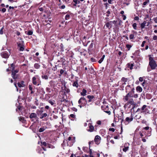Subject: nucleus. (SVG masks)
<instances>
[{
	"instance_id": "obj_1",
	"label": "nucleus",
	"mask_w": 157,
	"mask_h": 157,
	"mask_svg": "<svg viewBox=\"0 0 157 157\" xmlns=\"http://www.w3.org/2000/svg\"><path fill=\"white\" fill-rule=\"evenodd\" d=\"M33 84L35 85L39 86L40 84L39 77L38 75H36L33 77L32 79Z\"/></svg>"
},
{
	"instance_id": "obj_2",
	"label": "nucleus",
	"mask_w": 157,
	"mask_h": 157,
	"mask_svg": "<svg viewBox=\"0 0 157 157\" xmlns=\"http://www.w3.org/2000/svg\"><path fill=\"white\" fill-rule=\"evenodd\" d=\"M11 66L12 67L11 71H12V77L13 79L16 78L17 77V75L16 74L18 72V70L17 69L14 70V67L13 64H11Z\"/></svg>"
},
{
	"instance_id": "obj_3",
	"label": "nucleus",
	"mask_w": 157,
	"mask_h": 157,
	"mask_svg": "<svg viewBox=\"0 0 157 157\" xmlns=\"http://www.w3.org/2000/svg\"><path fill=\"white\" fill-rule=\"evenodd\" d=\"M149 65L150 66L151 69L152 70L155 69L156 67H157V64L155 60H152L151 61L149 62Z\"/></svg>"
},
{
	"instance_id": "obj_4",
	"label": "nucleus",
	"mask_w": 157,
	"mask_h": 157,
	"mask_svg": "<svg viewBox=\"0 0 157 157\" xmlns=\"http://www.w3.org/2000/svg\"><path fill=\"white\" fill-rule=\"evenodd\" d=\"M101 140V138L99 136L97 135L95 136L94 140L96 144H99L100 143Z\"/></svg>"
},
{
	"instance_id": "obj_5",
	"label": "nucleus",
	"mask_w": 157,
	"mask_h": 157,
	"mask_svg": "<svg viewBox=\"0 0 157 157\" xmlns=\"http://www.w3.org/2000/svg\"><path fill=\"white\" fill-rule=\"evenodd\" d=\"M86 102V99L84 97H82L78 100V103L79 104L82 105Z\"/></svg>"
},
{
	"instance_id": "obj_6",
	"label": "nucleus",
	"mask_w": 157,
	"mask_h": 157,
	"mask_svg": "<svg viewBox=\"0 0 157 157\" xmlns=\"http://www.w3.org/2000/svg\"><path fill=\"white\" fill-rule=\"evenodd\" d=\"M133 117L132 116V114L131 113V115L130 117H127L125 119V121L129 123L133 120Z\"/></svg>"
},
{
	"instance_id": "obj_7",
	"label": "nucleus",
	"mask_w": 157,
	"mask_h": 157,
	"mask_svg": "<svg viewBox=\"0 0 157 157\" xmlns=\"http://www.w3.org/2000/svg\"><path fill=\"white\" fill-rule=\"evenodd\" d=\"M105 27H106L107 28H108L109 29H110L112 27V25L110 22V21L106 23L104 27V28H105Z\"/></svg>"
},
{
	"instance_id": "obj_8",
	"label": "nucleus",
	"mask_w": 157,
	"mask_h": 157,
	"mask_svg": "<svg viewBox=\"0 0 157 157\" xmlns=\"http://www.w3.org/2000/svg\"><path fill=\"white\" fill-rule=\"evenodd\" d=\"M129 145V143H125L124 144V147L123 149V151L126 152V151H127L128 150L129 148V147L128 146Z\"/></svg>"
},
{
	"instance_id": "obj_9",
	"label": "nucleus",
	"mask_w": 157,
	"mask_h": 157,
	"mask_svg": "<svg viewBox=\"0 0 157 157\" xmlns=\"http://www.w3.org/2000/svg\"><path fill=\"white\" fill-rule=\"evenodd\" d=\"M1 56L3 58H7L9 57V55L8 54L7 52H2L1 54Z\"/></svg>"
},
{
	"instance_id": "obj_10",
	"label": "nucleus",
	"mask_w": 157,
	"mask_h": 157,
	"mask_svg": "<svg viewBox=\"0 0 157 157\" xmlns=\"http://www.w3.org/2000/svg\"><path fill=\"white\" fill-rule=\"evenodd\" d=\"M24 82L23 81H22L21 82H18V86L19 87H24L25 86V85L24 84Z\"/></svg>"
},
{
	"instance_id": "obj_11",
	"label": "nucleus",
	"mask_w": 157,
	"mask_h": 157,
	"mask_svg": "<svg viewBox=\"0 0 157 157\" xmlns=\"http://www.w3.org/2000/svg\"><path fill=\"white\" fill-rule=\"evenodd\" d=\"M87 97L89 99L88 102H90L92 101H94L93 100V99L94 98V97L93 95H88L87 96Z\"/></svg>"
},
{
	"instance_id": "obj_12",
	"label": "nucleus",
	"mask_w": 157,
	"mask_h": 157,
	"mask_svg": "<svg viewBox=\"0 0 157 157\" xmlns=\"http://www.w3.org/2000/svg\"><path fill=\"white\" fill-rule=\"evenodd\" d=\"M147 22L146 21H144L141 25V29L144 28L145 26H146Z\"/></svg>"
},
{
	"instance_id": "obj_13",
	"label": "nucleus",
	"mask_w": 157,
	"mask_h": 157,
	"mask_svg": "<svg viewBox=\"0 0 157 157\" xmlns=\"http://www.w3.org/2000/svg\"><path fill=\"white\" fill-rule=\"evenodd\" d=\"M131 87L130 85L127 86L126 87L125 90L126 93L129 92L130 91L131 89Z\"/></svg>"
},
{
	"instance_id": "obj_14",
	"label": "nucleus",
	"mask_w": 157,
	"mask_h": 157,
	"mask_svg": "<svg viewBox=\"0 0 157 157\" xmlns=\"http://www.w3.org/2000/svg\"><path fill=\"white\" fill-rule=\"evenodd\" d=\"M89 127V128L88 129V131L90 132H93L94 129V127L93 126L90 125Z\"/></svg>"
},
{
	"instance_id": "obj_15",
	"label": "nucleus",
	"mask_w": 157,
	"mask_h": 157,
	"mask_svg": "<svg viewBox=\"0 0 157 157\" xmlns=\"http://www.w3.org/2000/svg\"><path fill=\"white\" fill-rule=\"evenodd\" d=\"M86 90L84 89L82 90V92H81L80 94L82 96H84L86 95Z\"/></svg>"
},
{
	"instance_id": "obj_16",
	"label": "nucleus",
	"mask_w": 157,
	"mask_h": 157,
	"mask_svg": "<svg viewBox=\"0 0 157 157\" xmlns=\"http://www.w3.org/2000/svg\"><path fill=\"white\" fill-rule=\"evenodd\" d=\"M36 116V114L35 113H32L30 115L29 117L30 118H35Z\"/></svg>"
},
{
	"instance_id": "obj_17",
	"label": "nucleus",
	"mask_w": 157,
	"mask_h": 157,
	"mask_svg": "<svg viewBox=\"0 0 157 157\" xmlns=\"http://www.w3.org/2000/svg\"><path fill=\"white\" fill-rule=\"evenodd\" d=\"M128 103L129 104L133 105H135L136 103L133 101V99H131L128 101Z\"/></svg>"
},
{
	"instance_id": "obj_18",
	"label": "nucleus",
	"mask_w": 157,
	"mask_h": 157,
	"mask_svg": "<svg viewBox=\"0 0 157 157\" xmlns=\"http://www.w3.org/2000/svg\"><path fill=\"white\" fill-rule=\"evenodd\" d=\"M136 90L137 91H138L139 92H141L142 91V89L140 86H138L136 88Z\"/></svg>"
},
{
	"instance_id": "obj_19",
	"label": "nucleus",
	"mask_w": 157,
	"mask_h": 157,
	"mask_svg": "<svg viewBox=\"0 0 157 157\" xmlns=\"http://www.w3.org/2000/svg\"><path fill=\"white\" fill-rule=\"evenodd\" d=\"M128 95H129V94H127L123 98L124 100H125L126 101H128L130 98Z\"/></svg>"
},
{
	"instance_id": "obj_20",
	"label": "nucleus",
	"mask_w": 157,
	"mask_h": 157,
	"mask_svg": "<svg viewBox=\"0 0 157 157\" xmlns=\"http://www.w3.org/2000/svg\"><path fill=\"white\" fill-rule=\"evenodd\" d=\"M72 85L73 86H75L76 88H78V84L77 81L74 82Z\"/></svg>"
},
{
	"instance_id": "obj_21",
	"label": "nucleus",
	"mask_w": 157,
	"mask_h": 157,
	"mask_svg": "<svg viewBox=\"0 0 157 157\" xmlns=\"http://www.w3.org/2000/svg\"><path fill=\"white\" fill-rule=\"evenodd\" d=\"M47 116V114L46 113H44L40 115V119H42L44 117H46Z\"/></svg>"
},
{
	"instance_id": "obj_22",
	"label": "nucleus",
	"mask_w": 157,
	"mask_h": 157,
	"mask_svg": "<svg viewBox=\"0 0 157 157\" xmlns=\"http://www.w3.org/2000/svg\"><path fill=\"white\" fill-rule=\"evenodd\" d=\"M46 128V127H43L42 128H41L39 129V131L40 132H42L44 131Z\"/></svg>"
},
{
	"instance_id": "obj_23",
	"label": "nucleus",
	"mask_w": 157,
	"mask_h": 157,
	"mask_svg": "<svg viewBox=\"0 0 157 157\" xmlns=\"http://www.w3.org/2000/svg\"><path fill=\"white\" fill-rule=\"evenodd\" d=\"M105 57V55H103L102 56V57H101L98 61V63H102V62L103 61Z\"/></svg>"
},
{
	"instance_id": "obj_24",
	"label": "nucleus",
	"mask_w": 157,
	"mask_h": 157,
	"mask_svg": "<svg viewBox=\"0 0 157 157\" xmlns=\"http://www.w3.org/2000/svg\"><path fill=\"white\" fill-rule=\"evenodd\" d=\"M128 81V78H125L124 77H123L121 79V81L122 82H124V83H125V82H126Z\"/></svg>"
},
{
	"instance_id": "obj_25",
	"label": "nucleus",
	"mask_w": 157,
	"mask_h": 157,
	"mask_svg": "<svg viewBox=\"0 0 157 157\" xmlns=\"http://www.w3.org/2000/svg\"><path fill=\"white\" fill-rule=\"evenodd\" d=\"M17 44H18V46L19 48L23 45V42L22 41H21V42H19V43H17Z\"/></svg>"
},
{
	"instance_id": "obj_26",
	"label": "nucleus",
	"mask_w": 157,
	"mask_h": 157,
	"mask_svg": "<svg viewBox=\"0 0 157 157\" xmlns=\"http://www.w3.org/2000/svg\"><path fill=\"white\" fill-rule=\"evenodd\" d=\"M34 67L37 69H39L40 67V65L38 63H36L34 65Z\"/></svg>"
},
{
	"instance_id": "obj_27",
	"label": "nucleus",
	"mask_w": 157,
	"mask_h": 157,
	"mask_svg": "<svg viewBox=\"0 0 157 157\" xmlns=\"http://www.w3.org/2000/svg\"><path fill=\"white\" fill-rule=\"evenodd\" d=\"M128 94H129V95L128 96L129 98H133L134 94L132 93L131 91L128 92Z\"/></svg>"
},
{
	"instance_id": "obj_28",
	"label": "nucleus",
	"mask_w": 157,
	"mask_h": 157,
	"mask_svg": "<svg viewBox=\"0 0 157 157\" xmlns=\"http://www.w3.org/2000/svg\"><path fill=\"white\" fill-rule=\"evenodd\" d=\"M132 27L133 29H137V25L136 23H134L132 25Z\"/></svg>"
},
{
	"instance_id": "obj_29",
	"label": "nucleus",
	"mask_w": 157,
	"mask_h": 157,
	"mask_svg": "<svg viewBox=\"0 0 157 157\" xmlns=\"http://www.w3.org/2000/svg\"><path fill=\"white\" fill-rule=\"evenodd\" d=\"M129 38L130 40H132L135 38L134 35L133 34H131L130 35Z\"/></svg>"
},
{
	"instance_id": "obj_30",
	"label": "nucleus",
	"mask_w": 157,
	"mask_h": 157,
	"mask_svg": "<svg viewBox=\"0 0 157 157\" xmlns=\"http://www.w3.org/2000/svg\"><path fill=\"white\" fill-rule=\"evenodd\" d=\"M64 89L65 91L67 93H69L70 91V90L68 88H67L65 85H64Z\"/></svg>"
},
{
	"instance_id": "obj_31",
	"label": "nucleus",
	"mask_w": 157,
	"mask_h": 157,
	"mask_svg": "<svg viewBox=\"0 0 157 157\" xmlns=\"http://www.w3.org/2000/svg\"><path fill=\"white\" fill-rule=\"evenodd\" d=\"M126 47L128 48V50H129L131 48L132 46L131 45L127 44L126 45Z\"/></svg>"
},
{
	"instance_id": "obj_32",
	"label": "nucleus",
	"mask_w": 157,
	"mask_h": 157,
	"mask_svg": "<svg viewBox=\"0 0 157 157\" xmlns=\"http://www.w3.org/2000/svg\"><path fill=\"white\" fill-rule=\"evenodd\" d=\"M86 107L88 110H90L92 108V107L90 106L89 105H87Z\"/></svg>"
},
{
	"instance_id": "obj_33",
	"label": "nucleus",
	"mask_w": 157,
	"mask_h": 157,
	"mask_svg": "<svg viewBox=\"0 0 157 157\" xmlns=\"http://www.w3.org/2000/svg\"><path fill=\"white\" fill-rule=\"evenodd\" d=\"M41 77L42 78L46 80L48 79V76L46 75H44V76L42 75Z\"/></svg>"
},
{
	"instance_id": "obj_34",
	"label": "nucleus",
	"mask_w": 157,
	"mask_h": 157,
	"mask_svg": "<svg viewBox=\"0 0 157 157\" xmlns=\"http://www.w3.org/2000/svg\"><path fill=\"white\" fill-rule=\"evenodd\" d=\"M149 2V0H146V1L144 2L143 3V5H144V6H146L147 5V4Z\"/></svg>"
},
{
	"instance_id": "obj_35",
	"label": "nucleus",
	"mask_w": 157,
	"mask_h": 157,
	"mask_svg": "<svg viewBox=\"0 0 157 157\" xmlns=\"http://www.w3.org/2000/svg\"><path fill=\"white\" fill-rule=\"evenodd\" d=\"M47 146L49 148H54V147L53 146L49 144H48Z\"/></svg>"
},
{
	"instance_id": "obj_36",
	"label": "nucleus",
	"mask_w": 157,
	"mask_h": 157,
	"mask_svg": "<svg viewBox=\"0 0 157 157\" xmlns=\"http://www.w3.org/2000/svg\"><path fill=\"white\" fill-rule=\"evenodd\" d=\"M33 32L32 31H29L27 33V34L29 35H31L33 34Z\"/></svg>"
},
{
	"instance_id": "obj_37",
	"label": "nucleus",
	"mask_w": 157,
	"mask_h": 157,
	"mask_svg": "<svg viewBox=\"0 0 157 157\" xmlns=\"http://www.w3.org/2000/svg\"><path fill=\"white\" fill-rule=\"evenodd\" d=\"M70 17V16L69 15L67 14L65 16V19L66 20H67Z\"/></svg>"
},
{
	"instance_id": "obj_38",
	"label": "nucleus",
	"mask_w": 157,
	"mask_h": 157,
	"mask_svg": "<svg viewBox=\"0 0 157 157\" xmlns=\"http://www.w3.org/2000/svg\"><path fill=\"white\" fill-rule=\"evenodd\" d=\"M24 45L20 47V49H19L20 51H24Z\"/></svg>"
},
{
	"instance_id": "obj_39",
	"label": "nucleus",
	"mask_w": 157,
	"mask_h": 157,
	"mask_svg": "<svg viewBox=\"0 0 157 157\" xmlns=\"http://www.w3.org/2000/svg\"><path fill=\"white\" fill-rule=\"evenodd\" d=\"M41 144L44 146H47L48 144L45 142H43Z\"/></svg>"
},
{
	"instance_id": "obj_40",
	"label": "nucleus",
	"mask_w": 157,
	"mask_h": 157,
	"mask_svg": "<svg viewBox=\"0 0 157 157\" xmlns=\"http://www.w3.org/2000/svg\"><path fill=\"white\" fill-rule=\"evenodd\" d=\"M151 23V19L150 18V21L147 22L146 26H148Z\"/></svg>"
},
{
	"instance_id": "obj_41",
	"label": "nucleus",
	"mask_w": 157,
	"mask_h": 157,
	"mask_svg": "<svg viewBox=\"0 0 157 157\" xmlns=\"http://www.w3.org/2000/svg\"><path fill=\"white\" fill-rule=\"evenodd\" d=\"M48 102L51 104L52 105H53L55 103L51 100H49L48 101Z\"/></svg>"
},
{
	"instance_id": "obj_42",
	"label": "nucleus",
	"mask_w": 157,
	"mask_h": 157,
	"mask_svg": "<svg viewBox=\"0 0 157 157\" xmlns=\"http://www.w3.org/2000/svg\"><path fill=\"white\" fill-rule=\"evenodd\" d=\"M3 27H2L0 30V34H3Z\"/></svg>"
},
{
	"instance_id": "obj_43",
	"label": "nucleus",
	"mask_w": 157,
	"mask_h": 157,
	"mask_svg": "<svg viewBox=\"0 0 157 157\" xmlns=\"http://www.w3.org/2000/svg\"><path fill=\"white\" fill-rule=\"evenodd\" d=\"M110 21L112 24V23H113L115 25H116L117 23V21Z\"/></svg>"
},
{
	"instance_id": "obj_44",
	"label": "nucleus",
	"mask_w": 157,
	"mask_h": 157,
	"mask_svg": "<svg viewBox=\"0 0 157 157\" xmlns=\"http://www.w3.org/2000/svg\"><path fill=\"white\" fill-rule=\"evenodd\" d=\"M146 43V41H144L142 42V43L141 44V46L142 47H144V44L145 43Z\"/></svg>"
},
{
	"instance_id": "obj_45",
	"label": "nucleus",
	"mask_w": 157,
	"mask_h": 157,
	"mask_svg": "<svg viewBox=\"0 0 157 157\" xmlns=\"http://www.w3.org/2000/svg\"><path fill=\"white\" fill-rule=\"evenodd\" d=\"M147 106L145 105H143V106L142 107L141 109L142 110H144V109Z\"/></svg>"
},
{
	"instance_id": "obj_46",
	"label": "nucleus",
	"mask_w": 157,
	"mask_h": 157,
	"mask_svg": "<svg viewBox=\"0 0 157 157\" xmlns=\"http://www.w3.org/2000/svg\"><path fill=\"white\" fill-rule=\"evenodd\" d=\"M134 90H135V89L134 88H131V90L130 91H131L132 93L134 94Z\"/></svg>"
},
{
	"instance_id": "obj_47",
	"label": "nucleus",
	"mask_w": 157,
	"mask_h": 157,
	"mask_svg": "<svg viewBox=\"0 0 157 157\" xmlns=\"http://www.w3.org/2000/svg\"><path fill=\"white\" fill-rule=\"evenodd\" d=\"M153 39L154 40H157V36H154L153 37Z\"/></svg>"
},
{
	"instance_id": "obj_48",
	"label": "nucleus",
	"mask_w": 157,
	"mask_h": 157,
	"mask_svg": "<svg viewBox=\"0 0 157 157\" xmlns=\"http://www.w3.org/2000/svg\"><path fill=\"white\" fill-rule=\"evenodd\" d=\"M64 71L63 70V69L60 70V74L61 75L63 74L64 73Z\"/></svg>"
},
{
	"instance_id": "obj_49",
	"label": "nucleus",
	"mask_w": 157,
	"mask_h": 157,
	"mask_svg": "<svg viewBox=\"0 0 157 157\" xmlns=\"http://www.w3.org/2000/svg\"><path fill=\"white\" fill-rule=\"evenodd\" d=\"M70 117L73 118H75V115L73 114H71L70 115Z\"/></svg>"
},
{
	"instance_id": "obj_50",
	"label": "nucleus",
	"mask_w": 157,
	"mask_h": 157,
	"mask_svg": "<svg viewBox=\"0 0 157 157\" xmlns=\"http://www.w3.org/2000/svg\"><path fill=\"white\" fill-rule=\"evenodd\" d=\"M29 90L31 91H32V86L30 85H29Z\"/></svg>"
},
{
	"instance_id": "obj_51",
	"label": "nucleus",
	"mask_w": 157,
	"mask_h": 157,
	"mask_svg": "<svg viewBox=\"0 0 157 157\" xmlns=\"http://www.w3.org/2000/svg\"><path fill=\"white\" fill-rule=\"evenodd\" d=\"M109 131H112L113 132H114L115 131V129L114 128H110L109 129Z\"/></svg>"
},
{
	"instance_id": "obj_52",
	"label": "nucleus",
	"mask_w": 157,
	"mask_h": 157,
	"mask_svg": "<svg viewBox=\"0 0 157 157\" xmlns=\"http://www.w3.org/2000/svg\"><path fill=\"white\" fill-rule=\"evenodd\" d=\"M149 62L151 61H154V60L153 59V58H152L151 57H150L149 58Z\"/></svg>"
},
{
	"instance_id": "obj_53",
	"label": "nucleus",
	"mask_w": 157,
	"mask_h": 157,
	"mask_svg": "<svg viewBox=\"0 0 157 157\" xmlns=\"http://www.w3.org/2000/svg\"><path fill=\"white\" fill-rule=\"evenodd\" d=\"M143 78L142 77H140L139 78V80L140 81V82H142L143 81Z\"/></svg>"
},
{
	"instance_id": "obj_54",
	"label": "nucleus",
	"mask_w": 157,
	"mask_h": 157,
	"mask_svg": "<svg viewBox=\"0 0 157 157\" xmlns=\"http://www.w3.org/2000/svg\"><path fill=\"white\" fill-rule=\"evenodd\" d=\"M154 20L155 23H157V17H155L154 18Z\"/></svg>"
},
{
	"instance_id": "obj_55",
	"label": "nucleus",
	"mask_w": 157,
	"mask_h": 157,
	"mask_svg": "<svg viewBox=\"0 0 157 157\" xmlns=\"http://www.w3.org/2000/svg\"><path fill=\"white\" fill-rule=\"evenodd\" d=\"M139 19V17L137 16L135 17H134V20H138Z\"/></svg>"
},
{
	"instance_id": "obj_56",
	"label": "nucleus",
	"mask_w": 157,
	"mask_h": 157,
	"mask_svg": "<svg viewBox=\"0 0 157 157\" xmlns=\"http://www.w3.org/2000/svg\"><path fill=\"white\" fill-rule=\"evenodd\" d=\"M6 9L5 8H3L2 9V11L4 13L6 11Z\"/></svg>"
},
{
	"instance_id": "obj_57",
	"label": "nucleus",
	"mask_w": 157,
	"mask_h": 157,
	"mask_svg": "<svg viewBox=\"0 0 157 157\" xmlns=\"http://www.w3.org/2000/svg\"><path fill=\"white\" fill-rule=\"evenodd\" d=\"M138 97V95L137 94H135L133 95V97H134L135 98H137Z\"/></svg>"
},
{
	"instance_id": "obj_58",
	"label": "nucleus",
	"mask_w": 157,
	"mask_h": 157,
	"mask_svg": "<svg viewBox=\"0 0 157 157\" xmlns=\"http://www.w3.org/2000/svg\"><path fill=\"white\" fill-rule=\"evenodd\" d=\"M133 64H131L130 65V69L131 70L132 69L133 67Z\"/></svg>"
},
{
	"instance_id": "obj_59",
	"label": "nucleus",
	"mask_w": 157,
	"mask_h": 157,
	"mask_svg": "<svg viewBox=\"0 0 157 157\" xmlns=\"http://www.w3.org/2000/svg\"><path fill=\"white\" fill-rule=\"evenodd\" d=\"M101 121H97V124L99 125L101 124Z\"/></svg>"
},
{
	"instance_id": "obj_60",
	"label": "nucleus",
	"mask_w": 157,
	"mask_h": 157,
	"mask_svg": "<svg viewBox=\"0 0 157 157\" xmlns=\"http://www.w3.org/2000/svg\"><path fill=\"white\" fill-rule=\"evenodd\" d=\"M106 13L109 14H110L111 13L110 11L109 10H108L106 12Z\"/></svg>"
},
{
	"instance_id": "obj_61",
	"label": "nucleus",
	"mask_w": 157,
	"mask_h": 157,
	"mask_svg": "<svg viewBox=\"0 0 157 157\" xmlns=\"http://www.w3.org/2000/svg\"><path fill=\"white\" fill-rule=\"evenodd\" d=\"M65 5H62V6H61V9H64L65 8Z\"/></svg>"
},
{
	"instance_id": "obj_62",
	"label": "nucleus",
	"mask_w": 157,
	"mask_h": 157,
	"mask_svg": "<svg viewBox=\"0 0 157 157\" xmlns=\"http://www.w3.org/2000/svg\"><path fill=\"white\" fill-rule=\"evenodd\" d=\"M77 1L78 0H73V1L75 3V4H77L78 3Z\"/></svg>"
},
{
	"instance_id": "obj_63",
	"label": "nucleus",
	"mask_w": 157,
	"mask_h": 157,
	"mask_svg": "<svg viewBox=\"0 0 157 157\" xmlns=\"http://www.w3.org/2000/svg\"><path fill=\"white\" fill-rule=\"evenodd\" d=\"M149 128V127L148 126H147L144 128V129L147 130H148Z\"/></svg>"
},
{
	"instance_id": "obj_64",
	"label": "nucleus",
	"mask_w": 157,
	"mask_h": 157,
	"mask_svg": "<svg viewBox=\"0 0 157 157\" xmlns=\"http://www.w3.org/2000/svg\"><path fill=\"white\" fill-rule=\"evenodd\" d=\"M142 141L144 142H145L146 141V140L145 139V138H143L142 139Z\"/></svg>"
}]
</instances>
